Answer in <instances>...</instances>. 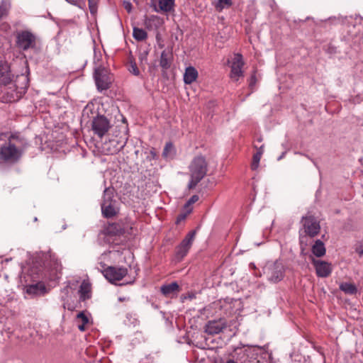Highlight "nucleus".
Segmentation results:
<instances>
[{"label":"nucleus","instance_id":"obj_40","mask_svg":"<svg viewBox=\"0 0 363 363\" xmlns=\"http://www.w3.org/2000/svg\"><path fill=\"white\" fill-rule=\"evenodd\" d=\"M187 214H188V213H187V211H186V213H182V214H180V215L178 216V218H177V223H179V222H180V221H182V220H184V219L186 218V215H187Z\"/></svg>","mask_w":363,"mask_h":363},{"label":"nucleus","instance_id":"obj_3","mask_svg":"<svg viewBox=\"0 0 363 363\" xmlns=\"http://www.w3.org/2000/svg\"><path fill=\"white\" fill-rule=\"evenodd\" d=\"M101 212L104 217L109 218L115 216L118 208L117 207V202L113 199V190L106 188L104 190V199L101 203Z\"/></svg>","mask_w":363,"mask_h":363},{"label":"nucleus","instance_id":"obj_44","mask_svg":"<svg viewBox=\"0 0 363 363\" xmlns=\"http://www.w3.org/2000/svg\"><path fill=\"white\" fill-rule=\"evenodd\" d=\"M226 363H235V362H234V361H233V360H229V361H228Z\"/></svg>","mask_w":363,"mask_h":363},{"label":"nucleus","instance_id":"obj_43","mask_svg":"<svg viewBox=\"0 0 363 363\" xmlns=\"http://www.w3.org/2000/svg\"><path fill=\"white\" fill-rule=\"evenodd\" d=\"M284 153H283V154H282V155H281L278 158V160H280L281 159H282V158H283V157H284Z\"/></svg>","mask_w":363,"mask_h":363},{"label":"nucleus","instance_id":"obj_35","mask_svg":"<svg viewBox=\"0 0 363 363\" xmlns=\"http://www.w3.org/2000/svg\"><path fill=\"white\" fill-rule=\"evenodd\" d=\"M91 106L90 105H87L84 109L83 110V117H85L86 116L88 117L89 115V113L91 112Z\"/></svg>","mask_w":363,"mask_h":363},{"label":"nucleus","instance_id":"obj_36","mask_svg":"<svg viewBox=\"0 0 363 363\" xmlns=\"http://www.w3.org/2000/svg\"><path fill=\"white\" fill-rule=\"evenodd\" d=\"M355 250L360 255H363V241L357 245Z\"/></svg>","mask_w":363,"mask_h":363},{"label":"nucleus","instance_id":"obj_39","mask_svg":"<svg viewBox=\"0 0 363 363\" xmlns=\"http://www.w3.org/2000/svg\"><path fill=\"white\" fill-rule=\"evenodd\" d=\"M131 68H132V70H131V72L135 75V76H138L140 74V72H139V69L137 67V66L135 65H133L131 66Z\"/></svg>","mask_w":363,"mask_h":363},{"label":"nucleus","instance_id":"obj_20","mask_svg":"<svg viewBox=\"0 0 363 363\" xmlns=\"http://www.w3.org/2000/svg\"><path fill=\"white\" fill-rule=\"evenodd\" d=\"M79 294V298L82 301L90 298L91 296V284L88 281H84L80 285Z\"/></svg>","mask_w":363,"mask_h":363},{"label":"nucleus","instance_id":"obj_9","mask_svg":"<svg viewBox=\"0 0 363 363\" xmlns=\"http://www.w3.org/2000/svg\"><path fill=\"white\" fill-rule=\"evenodd\" d=\"M94 77L99 91H102L110 87L111 78L107 70L102 67H98L94 70Z\"/></svg>","mask_w":363,"mask_h":363},{"label":"nucleus","instance_id":"obj_17","mask_svg":"<svg viewBox=\"0 0 363 363\" xmlns=\"http://www.w3.org/2000/svg\"><path fill=\"white\" fill-rule=\"evenodd\" d=\"M11 79L12 75L9 64L0 60V84H7L11 82Z\"/></svg>","mask_w":363,"mask_h":363},{"label":"nucleus","instance_id":"obj_19","mask_svg":"<svg viewBox=\"0 0 363 363\" xmlns=\"http://www.w3.org/2000/svg\"><path fill=\"white\" fill-rule=\"evenodd\" d=\"M199 73L196 68L192 66H189L185 69L183 75L184 82L186 84H191L197 79Z\"/></svg>","mask_w":363,"mask_h":363},{"label":"nucleus","instance_id":"obj_42","mask_svg":"<svg viewBox=\"0 0 363 363\" xmlns=\"http://www.w3.org/2000/svg\"><path fill=\"white\" fill-rule=\"evenodd\" d=\"M132 323L134 325L138 324V320L136 318H134V320L132 322Z\"/></svg>","mask_w":363,"mask_h":363},{"label":"nucleus","instance_id":"obj_27","mask_svg":"<svg viewBox=\"0 0 363 363\" xmlns=\"http://www.w3.org/2000/svg\"><path fill=\"white\" fill-rule=\"evenodd\" d=\"M263 152L264 148L262 146L257 150V152L253 155L252 162L251 164V169L252 170H257L258 169Z\"/></svg>","mask_w":363,"mask_h":363},{"label":"nucleus","instance_id":"obj_2","mask_svg":"<svg viewBox=\"0 0 363 363\" xmlns=\"http://www.w3.org/2000/svg\"><path fill=\"white\" fill-rule=\"evenodd\" d=\"M191 179L188 184L189 189H194L207 173V163L203 156L195 157L189 167Z\"/></svg>","mask_w":363,"mask_h":363},{"label":"nucleus","instance_id":"obj_1","mask_svg":"<svg viewBox=\"0 0 363 363\" xmlns=\"http://www.w3.org/2000/svg\"><path fill=\"white\" fill-rule=\"evenodd\" d=\"M17 82H21V85L13 84L4 89L2 100L6 103H12L18 101L26 92L28 86V79L21 74L17 77Z\"/></svg>","mask_w":363,"mask_h":363},{"label":"nucleus","instance_id":"obj_18","mask_svg":"<svg viewBox=\"0 0 363 363\" xmlns=\"http://www.w3.org/2000/svg\"><path fill=\"white\" fill-rule=\"evenodd\" d=\"M173 61V54L170 50H164L162 52L160 65L163 70H167L170 68Z\"/></svg>","mask_w":363,"mask_h":363},{"label":"nucleus","instance_id":"obj_32","mask_svg":"<svg viewBox=\"0 0 363 363\" xmlns=\"http://www.w3.org/2000/svg\"><path fill=\"white\" fill-rule=\"evenodd\" d=\"M199 200L197 195L192 196L184 205V209L187 211V213H190L192 211L191 205L196 203Z\"/></svg>","mask_w":363,"mask_h":363},{"label":"nucleus","instance_id":"obj_11","mask_svg":"<svg viewBox=\"0 0 363 363\" xmlns=\"http://www.w3.org/2000/svg\"><path fill=\"white\" fill-rule=\"evenodd\" d=\"M242 55L240 53L234 54V57L231 61L230 77L233 81H238L240 77H243L242 67L244 66Z\"/></svg>","mask_w":363,"mask_h":363},{"label":"nucleus","instance_id":"obj_23","mask_svg":"<svg viewBox=\"0 0 363 363\" xmlns=\"http://www.w3.org/2000/svg\"><path fill=\"white\" fill-rule=\"evenodd\" d=\"M311 251L315 256L320 257L325 255L326 250L324 243L321 240H317L313 245Z\"/></svg>","mask_w":363,"mask_h":363},{"label":"nucleus","instance_id":"obj_30","mask_svg":"<svg viewBox=\"0 0 363 363\" xmlns=\"http://www.w3.org/2000/svg\"><path fill=\"white\" fill-rule=\"evenodd\" d=\"M340 289L345 292L346 294H354L356 293L357 291V288L355 287V286L352 284H350V283H342L340 285Z\"/></svg>","mask_w":363,"mask_h":363},{"label":"nucleus","instance_id":"obj_45","mask_svg":"<svg viewBox=\"0 0 363 363\" xmlns=\"http://www.w3.org/2000/svg\"><path fill=\"white\" fill-rule=\"evenodd\" d=\"M129 316H132V315H130V314H128V315H127V318H129Z\"/></svg>","mask_w":363,"mask_h":363},{"label":"nucleus","instance_id":"obj_33","mask_svg":"<svg viewBox=\"0 0 363 363\" xmlns=\"http://www.w3.org/2000/svg\"><path fill=\"white\" fill-rule=\"evenodd\" d=\"M99 0H88L90 13L94 15L97 11V4Z\"/></svg>","mask_w":363,"mask_h":363},{"label":"nucleus","instance_id":"obj_24","mask_svg":"<svg viewBox=\"0 0 363 363\" xmlns=\"http://www.w3.org/2000/svg\"><path fill=\"white\" fill-rule=\"evenodd\" d=\"M76 321L78 323V328L80 331H84L86 326L89 323V318L85 312L82 311L77 314Z\"/></svg>","mask_w":363,"mask_h":363},{"label":"nucleus","instance_id":"obj_31","mask_svg":"<svg viewBox=\"0 0 363 363\" xmlns=\"http://www.w3.org/2000/svg\"><path fill=\"white\" fill-rule=\"evenodd\" d=\"M174 154V148L171 143H167L164 148L162 155L165 158H172Z\"/></svg>","mask_w":363,"mask_h":363},{"label":"nucleus","instance_id":"obj_15","mask_svg":"<svg viewBox=\"0 0 363 363\" xmlns=\"http://www.w3.org/2000/svg\"><path fill=\"white\" fill-rule=\"evenodd\" d=\"M313 264L319 277H327L332 272L331 264L328 262L313 259Z\"/></svg>","mask_w":363,"mask_h":363},{"label":"nucleus","instance_id":"obj_13","mask_svg":"<svg viewBox=\"0 0 363 363\" xmlns=\"http://www.w3.org/2000/svg\"><path fill=\"white\" fill-rule=\"evenodd\" d=\"M267 352L264 347L255 346L249 349L247 359L245 363H267L264 359Z\"/></svg>","mask_w":363,"mask_h":363},{"label":"nucleus","instance_id":"obj_34","mask_svg":"<svg viewBox=\"0 0 363 363\" xmlns=\"http://www.w3.org/2000/svg\"><path fill=\"white\" fill-rule=\"evenodd\" d=\"M9 9V4L6 1H1L0 4V19L6 15Z\"/></svg>","mask_w":363,"mask_h":363},{"label":"nucleus","instance_id":"obj_26","mask_svg":"<svg viewBox=\"0 0 363 363\" xmlns=\"http://www.w3.org/2000/svg\"><path fill=\"white\" fill-rule=\"evenodd\" d=\"M158 6L162 11L169 12L174 9V0H159Z\"/></svg>","mask_w":363,"mask_h":363},{"label":"nucleus","instance_id":"obj_5","mask_svg":"<svg viewBox=\"0 0 363 363\" xmlns=\"http://www.w3.org/2000/svg\"><path fill=\"white\" fill-rule=\"evenodd\" d=\"M111 128L110 120L103 115L97 114L91 122V130L94 135L101 139Z\"/></svg>","mask_w":363,"mask_h":363},{"label":"nucleus","instance_id":"obj_14","mask_svg":"<svg viewBox=\"0 0 363 363\" xmlns=\"http://www.w3.org/2000/svg\"><path fill=\"white\" fill-rule=\"evenodd\" d=\"M227 327V322L223 318L209 320L205 325L204 331L210 335L221 333Z\"/></svg>","mask_w":363,"mask_h":363},{"label":"nucleus","instance_id":"obj_6","mask_svg":"<svg viewBox=\"0 0 363 363\" xmlns=\"http://www.w3.org/2000/svg\"><path fill=\"white\" fill-rule=\"evenodd\" d=\"M101 272L104 277L111 283L116 284L121 281L128 274V269L125 267H108L105 268V264L100 262Z\"/></svg>","mask_w":363,"mask_h":363},{"label":"nucleus","instance_id":"obj_4","mask_svg":"<svg viewBox=\"0 0 363 363\" xmlns=\"http://www.w3.org/2000/svg\"><path fill=\"white\" fill-rule=\"evenodd\" d=\"M22 155V150L18 148L9 140L0 147V160L8 163L17 162Z\"/></svg>","mask_w":363,"mask_h":363},{"label":"nucleus","instance_id":"obj_25","mask_svg":"<svg viewBox=\"0 0 363 363\" xmlns=\"http://www.w3.org/2000/svg\"><path fill=\"white\" fill-rule=\"evenodd\" d=\"M179 285L177 282H172L169 284L163 285L161 286V292L164 296H169L172 294L179 291Z\"/></svg>","mask_w":363,"mask_h":363},{"label":"nucleus","instance_id":"obj_28","mask_svg":"<svg viewBox=\"0 0 363 363\" xmlns=\"http://www.w3.org/2000/svg\"><path fill=\"white\" fill-rule=\"evenodd\" d=\"M216 11L220 12L225 9H229L233 5L232 0H217L214 3Z\"/></svg>","mask_w":363,"mask_h":363},{"label":"nucleus","instance_id":"obj_41","mask_svg":"<svg viewBox=\"0 0 363 363\" xmlns=\"http://www.w3.org/2000/svg\"><path fill=\"white\" fill-rule=\"evenodd\" d=\"M3 332H6L9 335L10 334L12 333L13 331L9 327L4 326V328L2 330V333Z\"/></svg>","mask_w":363,"mask_h":363},{"label":"nucleus","instance_id":"obj_29","mask_svg":"<svg viewBox=\"0 0 363 363\" xmlns=\"http://www.w3.org/2000/svg\"><path fill=\"white\" fill-rule=\"evenodd\" d=\"M133 38L139 41L143 40L147 38V33L142 28H134L133 31Z\"/></svg>","mask_w":363,"mask_h":363},{"label":"nucleus","instance_id":"obj_38","mask_svg":"<svg viewBox=\"0 0 363 363\" xmlns=\"http://www.w3.org/2000/svg\"><path fill=\"white\" fill-rule=\"evenodd\" d=\"M256 83V77L255 74L252 75L250 79L249 86L251 89H252L253 86H255Z\"/></svg>","mask_w":363,"mask_h":363},{"label":"nucleus","instance_id":"obj_10","mask_svg":"<svg viewBox=\"0 0 363 363\" xmlns=\"http://www.w3.org/2000/svg\"><path fill=\"white\" fill-rule=\"evenodd\" d=\"M35 40V36L28 30H21L16 33V45L23 50L33 47Z\"/></svg>","mask_w":363,"mask_h":363},{"label":"nucleus","instance_id":"obj_12","mask_svg":"<svg viewBox=\"0 0 363 363\" xmlns=\"http://www.w3.org/2000/svg\"><path fill=\"white\" fill-rule=\"evenodd\" d=\"M302 223L304 232L310 237H314L318 234L320 226L316 219L312 216H305L302 218Z\"/></svg>","mask_w":363,"mask_h":363},{"label":"nucleus","instance_id":"obj_37","mask_svg":"<svg viewBox=\"0 0 363 363\" xmlns=\"http://www.w3.org/2000/svg\"><path fill=\"white\" fill-rule=\"evenodd\" d=\"M123 6H124L125 9L128 12H130L131 11V10H132V4H131L130 2L125 1L123 2Z\"/></svg>","mask_w":363,"mask_h":363},{"label":"nucleus","instance_id":"obj_16","mask_svg":"<svg viewBox=\"0 0 363 363\" xmlns=\"http://www.w3.org/2000/svg\"><path fill=\"white\" fill-rule=\"evenodd\" d=\"M74 291L69 286H65L61 291V298L63 301V307L69 311H74L76 308V305L72 300Z\"/></svg>","mask_w":363,"mask_h":363},{"label":"nucleus","instance_id":"obj_7","mask_svg":"<svg viewBox=\"0 0 363 363\" xmlns=\"http://www.w3.org/2000/svg\"><path fill=\"white\" fill-rule=\"evenodd\" d=\"M264 273L270 282L277 283L284 278V265L281 262L278 260L268 263L264 268Z\"/></svg>","mask_w":363,"mask_h":363},{"label":"nucleus","instance_id":"obj_22","mask_svg":"<svg viewBox=\"0 0 363 363\" xmlns=\"http://www.w3.org/2000/svg\"><path fill=\"white\" fill-rule=\"evenodd\" d=\"M163 19L156 15H151L145 20V25L149 28H157L163 24Z\"/></svg>","mask_w":363,"mask_h":363},{"label":"nucleus","instance_id":"obj_21","mask_svg":"<svg viewBox=\"0 0 363 363\" xmlns=\"http://www.w3.org/2000/svg\"><path fill=\"white\" fill-rule=\"evenodd\" d=\"M26 292L31 295H43L45 293V286L43 283L38 282L27 286Z\"/></svg>","mask_w":363,"mask_h":363},{"label":"nucleus","instance_id":"obj_8","mask_svg":"<svg viewBox=\"0 0 363 363\" xmlns=\"http://www.w3.org/2000/svg\"><path fill=\"white\" fill-rule=\"evenodd\" d=\"M196 231H190L181 243L177 247L175 252V259L177 262H180L188 254L194 240L195 238Z\"/></svg>","mask_w":363,"mask_h":363}]
</instances>
